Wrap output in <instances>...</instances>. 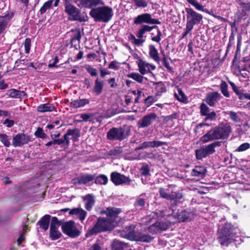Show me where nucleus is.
<instances>
[{
	"instance_id": "1",
	"label": "nucleus",
	"mask_w": 250,
	"mask_h": 250,
	"mask_svg": "<svg viewBox=\"0 0 250 250\" xmlns=\"http://www.w3.org/2000/svg\"><path fill=\"white\" fill-rule=\"evenodd\" d=\"M121 210L118 208H108L105 211L106 217L98 218L95 225L88 230L87 235L96 234L102 231L112 229L117 224L118 215Z\"/></svg>"
},
{
	"instance_id": "2",
	"label": "nucleus",
	"mask_w": 250,
	"mask_h": 250,
	"mask_svg": "<svg viewBox=\"0 0 250 250\" xmlns=\"http://www.w3.org/2000/svg\"><path fill=\"white\" fill-rule=\"evenodd\" d=\"M231 132V127L229 123L220 124L202 136L200 141L206 143L215 140L225 139L229 136Z\"/></svg>"
},
{
	"instance_id": "3",
	"label": "nucleus",
	"mask_w": 250,
	"mask_h": 250,
	"mask_svg": "<svg viewBox=\"0 0 250 250\" xmlns=\"http://www.w3.org/2000/svg\"><path fill=\"white\" fill-rule=\"evenodd\" d=\"M218 233L217 239L220 245L227 246L233 241L237 233V229L230 224L226 223L222 228H219Z\"/></svg>"
},
{
	"instance_id": "4",
	"label": "nucleus",
	"mask_w": 250,
	"mask_h": 250,
	"mask_svg": "<svg viewBox=\"0 0 250 250\" xmlns=\"http://www.w3.org/2000/svg\"><path fill=\"white\" fill-rule=\"evenodd\" d=\"M91 10L89 15L96 22H109L113 16V11L112 8L108 6L101 5Z\"/></svg>"
},
{
	"instance_id": "5",
	"label": "nucleus",
	"mask_w": 250,
	"mask_h": 250,
	"mask_svg": "<svg viewBox=\"0 0 250 250\" xmlns=\"http://www.w3.org/2000/svg\"><path fill=\"white\" fill-rule=\"evenodd\" d=\"M169 209L171 212L169 214H166V212L164 210H157L154 212H152L151 215L152 217H165L169 215H173L176 217L179 222H185L190 221L192 219V214L189 212L188 210H182L180 212H178L176 214H174V211L176 210L175 205H171Z\"/></svg>"
},
{
	"instance_id": "6",
	"label": "nucleus",
	"mask_w": 250,
	"mask_h": 250,
	"mask_svg": "<svg viewBox=\"0 0 250 250\" xmlns=\"http://www.w3.org/2000/svg\"><path fill=\"white\" fill-rule=\"evenodd\" d=\"M176 186L173 185H169L167 188H159V192L160 196L171 201L172 204H176L178 200L183 197V194L180 191L176 190Z\"/></svg>"
},
{
	"instance_id": "7",
	"label": "nucleus",
	"mask_w": 250,
	"mask_h": 250,
	"mask_svg": "<svg viewBox=\"0 0 250 250\" xmlns=\"http://www.w3.org/2000/svg\"><path fill=\"white\" fill-rule=\"evenodd\" d=\"M130 131L123 127H113L107 133V138L111 141H122L129 135Z\"/></svg>"
},
{
	"instance_id": "8",
	"label": "nucleus",
	"mask_w": 250,
	"mask_h": 250,
	"mask_svg": "<svg viewBox=\"0 0 250 250\" xmlns=\"http://www.w3.org/2000/svg\"><path fill=\"white\" fill-rule=\"evenodd\" d=\"M220 142H214L208 145L201 146L199 149L196 150V157L198 160H201L207 156L213 154L215 151V148L220 146Z\"/></svg>"
},
{
	"instance_id": "9",
	"label": "nucleus",
	"mask_w": 250,
	"mask_h": 250,
	"mask_svg": "<svg viewBox=\"0 0 250 250\" xmlns=\"http://www.w3.org/2000/svg\"><path fill=\"white\" fill-rule=\"evenodd\" d=\"M187 12L186 25L193 28L195 25L199 24L203 19V16L191 8H186Z\"/></svg>"
},
{
	"instance_id": "10",
	"label": "nucleus",
	"mask_w": 250,
	"mask_h": 250,
	"mask_svg": "<svg viewBox=\"0 0 250 250\" xmlns=\"http://www.w3.org/2000/svg\"><path fill=\"white\" fill-rule=\"evenodd\" d=\"M75 3L80 8H87L92 10L100 5H104L103 0H74Z\"/></svg>"
},
{
	"instance_id": "11",
	"label": "nucleus",
	"mask_w": 250,
	"mask_h": 250,
	"mask_svg": "<svg viewBox=\"0 0 250 250\" xmlns=\"http://www.w3.org/2000/svg\"><path fill=\"white\" fill-rule=\"evenodd\" d=\"M62 229L64 233L71 238L79 236L81 233L77 228L75 222L73 221L64 223L62 226Z\"/></svg>"
},
{
	"instance_id": "12",
	"label": "nucleus",
	"mask_w": 250,
	"mask_h": 250,
	"mask_svg": "<svg viewBox=\"0 0 250 250\" xmlns=\"http://www.w3.org/2000/svg\"><path fill=\"white\" fill-rule=\"evenodd\" d=\"M133 22L136 25H141L143 23L149 24H158L161 23L158 20L152 18L151 15L149 13L139 15L134 18Z\"/></svg>"
},
{
	"instance_id": "13",
	"label": "nucleus",
	"mask_w": 250,
	"mask_h": 250,
	"mask_svg": "<svg viewBox=\"0 0 250 250\" xmlns=\"http://www.w3.org/2000/svg\"><path fill=\"white\" fill-rule=\"evenodd\" d=\"M65 12L71 21H78L80 19V10L69 2L64 4Z\"/></svg>"
},
{
	"instance_id": "14",
	"label": "nucleus",
	"mask_w": 250,
	"mask_h": 250,
	"mask_svg": "<svg viewBox=\"0 0 250 250\" xmlns=\"http://www.w3.org/2000/svg\"><path fill=\"white\" fill-rule=\"evenodd\" d=\"M60 225V222L58 218L56 217H53L50 228V237L52 240H57L62 236V233L58 230Z\"/></svg>"
},
{
	"instance_id": "15",
	"label": "nucleus",
	"mask_w": 250,
	"mask_h": 250,
	"mask_svg": "<svg viewBox=\"0 0 250 250\" xmlns=\"http://www.w3.org/2000/svg\"><path fill=\"white\" fill-rule=\"evenodd\" d=\"M136 63L138 67V70L142 75L152 73V71L156 69V66L154 64L149 63L141 59L137 61Z\"/></svg>"
},
{
	"instance_id": "16",
	"label": "nucleus",
	"mask_w": 250,
	"mask_h": 250,
	"mask_svg": "<svg viewBox=\"0 0 250 250\" xmlns=\"http://www.w3.org/2000/svg\"><path fill=\"white\" fill-rule=\"evenodd\" d=\"M156 25L150 26L147 24H142L137 31L135 32V35L137 38L141 41V43L143 45V43L146 41V36L145 34L147 32H150L153 29L157 27Z\"/></svg>"
},
{
	"instance_id": "17",
	"label": "nucleus",
	"mask_w": 250,
	"mask_h": 250,
	"mask_svg": "<svg viewBox=\"0 0 250 250\" xmlns=\"http://www.w3.org/2000/svg\"><path fill=\"white\" fill-rule=\"evenodd\" d=\"M111 180L116 185L122 184L129 185L130 179L128 177H126L117 172H112L111 174Z\"/></svg>"
},
{
	"instance_id": "18",
	"label": "nucleus",
	"mask_w": 250,
	"mask_h": 250,
	"mask_svg": "<svg viewBox=\"0 0 250 250\" xmlns=\"http://www.w3.org/2000/svg\"><path fill=\"white\" fill-rule=\"evenodd\" d=\"M30 141L29 136L23 134L18 133L13 137L12 145L14 147H21Z\"/></svg>"
},
{
	"instance_id": "19",
	"label": "nucleus",
	"mask_w": 250,
	"mask_h": 250,
	"mask_svg": "<svg viewBox=\"0 0 250 250\" xmlns=\"http://www.w3.org/2000/svg\"><path fill=\"white\" fill-rule=\"evenodd\" d=\"M200 114L201 116H206L205 121H212L216 118V113L214 111L210 112L209 108L204 103H202L200 105Z\"/></svg>"
},
{
	"instance_id": "20",
	"label": "nucleus",
	"mask_w": 250,
	"mask_h": 250,
	"mask_svg": "<svg viewBox=\"0 0 250 250\" xmlns=\"http://www.w3.org/2000/svg\"><path fill=\"white\" fill-rule=\"evenodd\" d=\"M222 98L218 92H211L206 96V102L210 106H214Z\"/></svg>"
},
{
	"instance_id": "21",
	"label": "nucleus",
	"mask_w": 250,
	"mask_h": 250,
	"mask_svg": "<svg viewBox=\"0 0 250 250\" xmlns=\"http://www.w3.org/2000/svg\"><path fill=\"white\" fill-rule=\"evenodd\" d=\"M68 136H72V139L74 142H77L79 140L80 136V131L78 128L73 129H69L67 130V132L64 134V138L65 140L66 147H67L69 145V139Z\"/></svg>"
},
{
	"instance_id": "22",
	"label": "nucleus",
	"mask_w": 250,
	"mask_h": 250,
	"mask_svg": "<svg viewBox=\"0 0 250 250\" xmlns=\"http://www.w3.org/2000/svg\"><path fill=\"white\" fill-rule=\"evenodd\" d=\"M156 118V115L155 113H151L144 116L138 122L139 127L143 128L149 126L155 120Z\"/></svg>"
},
{
	"instance_id": "23",
	"label": "nucleus",
	"mask_w": 250,
	"mask_h": 250,
	"mask_svg": "<svg viewBox=\"0 0 250 250\" xmlns=\"http://www.w3.org/2000/svg\"><path fill=\"white\" fill-rule=\"evenodd\" d=\"M189 4L194 6L195 8L200 11L205 12L213 17L219 19L221 17L219 16L214 15L213 13L209 12L207 9L205 8L204 6L198 2L197 0H186Z\"/></svg>"
},
{
	"instance_id": "24",
	"label": "nucleus",
	"mask_w": 250,
	"mask_h": 250,
	"mask_svg": "<svg viewBox=\"0 0 250 250\" xmlns=\"http://www.w3.org/2000/svg\"><path fill=\"white\" fill-rule=\"evenodd\" d=\"M95 178V174H83L77 178V181L79 184L88 185L93 182Z\"/></svg>"
},
{
	"instance_id": "25",
	"label": "nucleus",
	"mask_w": 250,
	"mask_h": 250,
	"mask_svg": "<svg viewBox=\"0 0 250 250\" xmlns=\"http://www.w3.org/2000/svg\"><path fill=\"white\" fill-rule=\"evenodd\" d=\"M70 215H76L81 221L84 220L87 215V212L81 208H74L70 210Z\"/></svg>"
},
{
	"instance_id": "26",
	"label": "nucleus",
	"mask_w": 250,
	"mask_h": 250,
	"mask_svg": "<svg viewBox=\"0 0 250 250\" xmlns=\"http://www.w3.org/2000/svg\"><path fill=\"white\" fill-rule=\"evenodd\" d=\"M85 208L90 210L94 205L95 201L94 196L92 194H87L83 197Z\"/></svg>"
},
{
	"instance_id": "27",
	"label": "nucleus",
	"mask_w": 250,
	"mask_h": 250,
	"mask_svg": "<svg viewBox=\"0 0 250 250\" xmlns=\"http://www.w3.org/2000/svg\"><path fill=\"white\" fill-rule=\"evenodd\" d=\"M207 170L205 167L201 166H196L191 171V174L193 176H197L203 178L206 176Z\"/></svg>"
},
{
	"instance_id": "28",
	"label": "nucleus",
	"mask_w": 250,
	"mask_h": 250,
	"mask_svg": "<svg viewBox=\"0 0 250 250\" xmlns=\"http://www.w3.org/2000/svg\"><path fill=\"white\" fill-rule=\"evenodd\" d=\"M149 49V55L150 58L154 60L156 62H159L160 58L159 57L158 50L155 48L154 45L150 44L148 46Z\"/></svg>"
},
{
	"instance_id": "29",
	"label": "nucleus",
	"mask_w": 250,
	"mask_h": 250,
	"mask_svg": "<svg viewBox=\"0 0 250 250\" xmlns=\"http://www.w3.org/2000/svg\"><path fill=\"white\" fill-rule=\"evenodd\" d=\"M89 103V101L87 99L76 100L71 102L70 107L73 108H78L84 106Z\"/></svg>"
},
{
	"instance_id": "30",
	"label": "nucleus",
	"mask_w": 250,
	"mask_h": 250,
	"mask_svg": "<svg viewBox=\"0 0 250 250\" xmlns=\"http://www.w3.org/2000/svg\"><path fill=\"white\" fill-rule=\"evenodd\" d=\"M81 39V34L80 30H76L73 31L72 35H71V43L72 45L76 47L79 44Z\"/></svg>"
},
{
	"instance_id": "31",
	"label": "nucleus",
	"mask_w": 250,
	"mask_h": 250,
	"mask_svg": "<svg viewBox=\"0 0 250 250\" xmlns=\"http://www.w3.org/2000/svg\"><path fill=\"white\" fill-rule=\"evenodd\" d=\"M104 81L99 78H97L95 81L93 91L96 95H99L102 92L104 87Z\"/></svg>"
},
{
	"instance_id": "32",
	"label": "nucleus",
	"mask_w": 250,
	"mask_h": 250,
	"mask_svg": "<svg viewBox=\"0 0 250 250\" xmlns=\"http://www.w3.org/2000/svg\"><path fill=\"white\" fill-rule=\"evenodd\" d=\"M37 109L39 112L42 113L51 112L54 109V106L51 104L46 103L40 104L38 106Z\"/></svg>"
},
{
	"instance_id": "33",
	"label": "nucleus",
	"mask_w": 250,
	"mask_h": 250,
	"mask_svg": "<svg viewBox=\"0 0 250 250\" xmlns=\"http://www.w3.org/2000/svg\"><path fill=\"white\" fill-rule=\"evenodd\" d=\"M50 219V216L49 215H45L42 217L38 223L39 224L41 228L44 230H46L48 229Z\"/></svg>"
},
{
	"instance_id": "34",
	"label": "nucleus",
	"mask_w": 250,
	"mask_h": 250,
	"mask_svg": "<svg viewBox=\"0 0 250 250\" xmlns=\"http://www.w3.org/2000/svg\"><path fill=\"white\" fill-rule=\"evenodd\" d=\"M7 94L11 98H20L25 95V92L23 91L11 89L8 91Z\"/></svg>"
},
{
	"instance_id": "35",
	"label": "nucleus",
	"mask_w": 250,
	"mask_h": 250,
	"mask_svg": "<svg viewBox=\"0 0 250 250\" xmlns=\"http://www.w3.org/2000/svg\"><path fill=\"white\" fill-rule=\"evenodd\" d=\"M112 250H123L126 247V244L119 240H115L111 245Z\"/></svg>"
},
{
	"instance_id": "36",
	"label": "nucleus",
	"mask_w": 250,
	"mask_h": 250,
	"mask_svg": "<svg viewBox=\"0 0 250 250\" xmlns=\"http://www.w3.org/2000/svg\"><path fill=\"white\" fill-rule=\"evenodd\" d=\"M95 183L99 185H105L108 182V178L107 176L101 174L98 176H95Z\"/></svg>"
},
{
	"instance_id": "37",
	"label": "nucleus",
	"mask_w": 250,
	"mask_h": 250,
	"mask_svg": "<svg viewBox=\"0 0 250 250\" xmlns=\"http://www.w3.org/2000/svg\"><path fill=\"white\" fill-rule=\"evenodd\" d=\"M143 75L141 73H131L127 75V77L133 79L138 83H142L144 79Z\"/></svg>"
},
{
	"instance_id": "38",
	"label": "nucleus",
	"mask_w": 250,
	"mask_h": 250,
	"mask_svg": "<svg viewBox=\"0 0 250 250\" xmlns=\"http://www.w3.org/2000/svg\"><path fill=\"white\" fill-rule=\"evenodd\" d=\"M10 140L11 137L6 134H0V141L5 146L9 147L11 146Z\"/></svg>"
},
{
	"instance_id": "39",
	"label": "nucleus",
	"mask_w": 250,
	"mask_h": 250,
	"mask_svg": "<svg viewBox=\"0 0 250 250\" xmlns=\"http://www.w3.org/2000/svg\"><path fill=\"white\" fill-rule=\"evenodd\" d=\"M220 88L223 95L227 98L229 97V93L228 90V85L226 82L222 81L220 85Z\"/></svg>"
},
{
	"instance_id": "40",
	"label": "nucleus",
	"mask_w": 250,
	"mask_h": 250,
	"mask_svg": "<svg viewBox=\"0 0 250 250\" xmlns=\"http://www.w3.org/2000/svg\"><path fill=\"white\" fill-rule=\"evenodd\" d=\"M34 135L36 137L42 139H46L47 137V135L45 133L43 129L40 127L37 128Z\"/></svg>"
},
{
	"instance_id": "41",
	"label": "nucleus",
	"mask_w": 250,
	"mask_h": 250,
	"mask_svg": "<svg viewBox=\"0 0 250 250\" xmlns=\"http://www.w3.org/2000/svg\"><path fill=\"white\" fill-rule=\"evenodd\" d=\"M53 2V0H49L45 2L40 10V14L42 15L45 13L46 10L51 7Z\"/></svg>"
},
{
	"instance_id": "42",
	"label": "nucleus",
	"mask_w": 250,
	"mask_h": 250,
	"mask_svg": "<svg viewBox=\"0 0 250 250\" xmlns=\"http://www.w3.org/2000/svg\"><path fill=\"white\" fill-rule=\"evenodd\" d=\"M128 40L130 41L131 42L137 46H142L141 41L138 38H136L134 35L132 33H130L128 36Z\"/></svg>"
},
{
	"instance_id": "43",
	"label": "nucleus",
	"mask_w": 250,
	"mask_h": 250,
	"mask_svg": "<svg viewBox=\"0 0 250 250\" xmlns=\"http://www.w3.org/2000/svg\"><path fill=\"white\" fill-rule=\"evenodd\" d=\"M85 69L89 73L91 76H96L98 75L97 70L90 65H86Z\"/></svg>"
},
{
	"instance_id": "44",
	"label": "nucleus",
	"mask_w": 250,
	"mask_h": 250,
	"mask_svg": "<svg viewBox=\"0 0 250 250\" xmlns=\"http://www.w3.org/2000/svg\"><path fill=\"white\" fill-rule=\"evenodd\" d=\"M228 114L231 120L235 123H239L241 121V119L236 113L233 111H229Z\"/></svg>"
},
{
	"instance_id": "45",
	"label": "nucleus",
	"mask_w": 250,
	"mask_h": 250,
	"mask_svg": "<svg viewBox=\"0 0 250 250\" xmlns=\"http://www.w3.org/2000/svg\"><path fill=\"white\" fill-rule=\"evenodd\" d=\"M148 231L152 234L157 233L160 231L157 223H154L148 228Z\"/></svg>"
},
{
	"instance_id": "46",
	"label": "nucleus",
	"mask_w": 250,
	"mask_h": 250,
	"mask_svg": "<svg viewBox=\"0 0 250 250\" xmlns=\"http://www.w3.org/2000/svg\"><path fill=\"white\" fill-rule=\"evenodd\" d=\"M146 201L144 199L139 197L134 203L135 206L137 208H142L145 205Z\"/></svg>"
},
{
	"instance_id": "47",
	"label": "nucleus",
	"mask_w": 250,
	"mask_h": 250,
	"mask_svg": "<svg viewBox=\"0 0 250 250\" xmlns=\"http://www.w3.org/2000/svg\"><path fill=\"white\" fill-rule=\"evenodd\" d=\"M250 147V144L248 143H245L241 144L238 147L236 148L235 151L242 152L246 151Z\"/></svg>"
},
{
	"instance_id": "48",
	"label": "nucleus",
	"mask_w": 250,
	"mask_h": 250,
	"mask_svg": "<svg viewBox=\"0 0 250 250\" xmlns=\"http://www.w3.org/2000/svg\"><path fill=\"white\" fill-rule=\"evenodd\" d=\"M53 142L54 145H58L61 146H64V147H65V146H66L64 135L63 136V138H61V139H53Z\"/></svg>"
},
{
	"instance_id": "49",
	"label": "nucleus",
	"mask_w": 250,
	"mask_h": 250,
	"mask_svg": "<svg viewBox=\"0 0 250 250\" xmlns=\"http://www.w3.org/2000/svg\"><path fill=\"white\" fill-rule=\"evenodd\" d=\"M135 5L138 7L145 8L147 6V2L146 0H133Z\"/></svg>"
},
{
	"instance_id": "50",
	"label": "nucleus",
	"mask_w": 250,
	"mask_h": 250,
	"mask_svg": "<svg viewBox=\"0 0 250 250\" xmlns=\"http://www.w3.org/2000/svg\"><path fill=\"white\" fill-rule=\"evenodd\" d=\"M158 225L159 230H166L168 229L169 227V225L167 222H157Z\"/></svg>"
},
{
	"instance_id": "51",
	"label": "nucleus",
	"mask_w": 250,
	"mask_h": 250,
	"mask_svg": "<svg viewBox=\"0 0 250 250\" xmlns=\"http://www.w3.org/2000/svg\"><path fill=\"white\" fill-rule=\"evenodd\" d=\"M178 93L179 94V96H178L176 94L175 95L177 100L180 102H185L187 100V98L184 93L181 89H178Z\"/></svg>"
},
{
	"instance_id": "52",
	"label": "nucleus",
	"mask_w": 250,
	"mask_h": 250,
	"mask_svg": "<svg viewBox=\"0 0 250 250\" xmlns=\"http://www.w3.org/2000/svg\"><path fill=\"white\" fill-rule=\"evenodd\" d=\"M24 46L25 48V52L26 53H29L31 47V40L29 38H26L25 40Z\"/></svg>"
},
{
	"instance_id": "53",
	"label": "nucleus",
	"mask_w": 250,
	"mask_h": 250,
	"mask_svg": "<svg viewBox=\"0 0 250 250\" xmlns=\"http://www.w3.org/2000/svg\"><path fill=\"white\" fill-rule=\"evenodd\" d=\"M152 237L149 235L143 234L140 236L138 240L142 242H149L152 240Z\"/></svg>"
},
{
	"instance_id": "54",
	"label": "nucleus",
	"mask_w": 250,
	"mask_h": 250,
	"mask_svg": "<svg viewBox=\"0 0 250 250\" xmlns=\"http://www.w3.org/2000/svg\"><path fill=\"white\" fill-rule=\"evenodd\" d=\"M93 115L92 113H83L80 115V117L82 119V121L84 122H88L90 121V119L92 118Z\"/></svg>"
},
{
	"instance_id": "55",
	"label": "nucleus",
	"mask_w": 250,
	"mask_h": 250,
	"mask_svg": "<svg viewBox=\"0 0 250 250\" xmlns=\"http://www.w3.org/2000/svg\"><path fill=\"white\" fill-rule=\"evenodd\" d=\"M141 173L144 176H147L149 174V167L148 165H144L141 168Z\"/></svg>"
},
{
	"instance_id": "56",
	"label": "nucleus",
	"mask_w": 250,
	"mask_h": 250,
	"mask_svg": "<svg viewBox=\"0 0 250 250\" xmlns=\"http://www.w3.org/2000/svg\"><path fill=\"white\" fill-rule=\"evenodd\" d=\"M162 36V34L160 29L157 30V34L156 36L153 37L151 38V40L153 42H156L157 43H159L160 41L161 40V36Z\"/></svg>"
},
{
	"instance_id": "57",
	"label": "nucleus",
	"mask_w": 250,
	"mask_h": 250,
	"mask_svg": "<svg viewBox=\"0 0 250 250\" xmlns=\"http://www.w3.org/2000/svg\"><path fill=\"white\" fill-rule=\"evenodd\" d=\"M153 147L152 141L145 142L141 144V145L136 148V149H140L144 148Z\"/></svg>"
},
{
	"instance_id": "58",
	"label": "nucleus",
	"mask_w": 250,
	"mask_h": 250,
	"mask_svg": "<svg viewBox=\"0 0 250 250\" xmlns=\"http://www.w3.org/2000/svg\"><path fill=\"white\" fill-rule=\"evenodd\" d=\"M163 64L164 66L169 71H171L172 70V67L169 65V62L167 58L164 56L162 59Z\"/></svg>"
},
{
	"instance_id": "59",
	"label": "nucleus",
	"mask_w": 250,
	"mask_h": 250,
	"mask_svg": "<svg viewBox=\"0 0 250 250\" xmlns=\"http://www.w3.org/2000/svg\"><path fill=\"white\" fill-rule=\"evenodd\" d=\"M229 83L230 84V85L231 86L233 91L237 95L240 96V95H241L240 91L239 89V88L235 85V84L231 81H229Z\"/></svg>"
},
{
	"instance_id": "60",
	"label": "nucleus",
	"mask_w": 250,
	"mask_h": 250,
	"mask_svg": "<svg viewBox=\"0 0 250 250\" xmlns=\"http://www.w3.org/2000/svg\"><path fill=\"white\" fill-rule=\"evenodd\" d=\"M3 124L7 127H11L14 125V122L12 120L6 119L3 122Z\"/></svg>"
},
{
	"instance_id": "61",
	"label": "nucleus",
	"mask_w": 250,
	"mask_h": 250,
	"mask_svg": "<svg viewBox=\"0 0 250 250\" xmlns=\"http://www.w3.org/2000/svg\"><path fill=\"white\" fill-rule=\"evenodd\" d=\"M166 143L159 141H152L153 147H158L163 145H166Z\"/></svg>"
},
{
	"instance_id": "62",
	"label": "nucleus",
	"mask_w": 250,
	"mask_h": 250,
	"mask_svg": "<svg viewBox=\"0 0 250 250\" xmlns=\"http://www.w3.org/2000/svg\"><path fill=\"white\" fill-rule=\"evenodd\" d=\"M119 67V65H118V63L116 61H112L108 65V68L110 69H117Z\"/></svg>"
},
{
	"instance_id": "63",
	"label": "nucleus",
	"mask_w": 250,
	"mask_h": 250,
	"mask_svg": "<svg viewBox=\"0 0 250 250\" xmlns=\"http://www.w3.org/2000/svg\"><path fill=\"white\" fill-rule=\"evenodd\" d=\"M119 148H116L109 151V154L111 155H117L121 153Z\"/></svg>"
},
{
	"instance_id": "64",
	"label": "nucleus",
	"mask_w": 250,
	"mask_h": 250,
	"mask_svg": "<svg viewBox=\"0 0 250 250\" xmlns=\"http://www.w3.org/2000/svg\"><path fill=\"white\" fill-rule=\"evenodd\" d=\"M101 77L104 78L106 75H109L111 72L108 70H106L104 69H101L100 70Z\"/></svg>"
}]
</instances>
